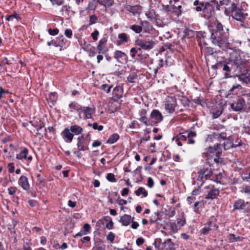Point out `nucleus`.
Returning a JSON list of instances; mask_svg holds the SVG:
<instances>
[{
	"label": "nucleus",
	"instance_id": "2eb2a0df",
	"mask_svg": "<svg viewBox=\"0 0 250 250\" xmlns=\"http://www.w3.org/2000/svg\"><path fill=\"white\" fill-rule=\"evenodd\" d=\"M124 93V88L121 86H116L112 91V99L115 102H117L122 98Z\"/></svg>",
	"mask_w": 250,
	"mask_h": 250
},
{
	"label": "nucleus",
	"instance_id": "ea45409f",
	"mask_svg": "<svg viewBox=\"0 0 250 250\" xmlns=\"http://www.w3.org/2000/svg\"><path fill=\"white\" fill-rule=\"evenodd\" d=\"M14 19H16L18 21H20L21 18L17 13H14L12 15H9L6 19L7 21H12Z\"/></svg>",
	"mask_w": 250,
	"mask_h": 250
},
{
	"label": "nucleus",
	"instance_id": "c756f323",
	"mask_svg": "<svg viewBox=\"0 0 250 250\" xmlns=\"http://www.w3.org/2000/svg\"><path fill=\"white\" fill-rule=\"evenodd\" d=\"M120 138V136L118 133H113L108 139L106 141L107 144H113L118 141Z\"/></svg>",
	"mask_w": 250,
	"mask_h": 250
},
{
	"label": "nucleus",
	"instance_id": "9d476101",
	"mask_svg": "<svg viewBox=\"0 0 250 250\" xmlns=\"http://www.w3.org/2000/svg\"><path fill=\"white\" fill-rule=\"evenodd\" d=\"M230 107L233 111L243 112L247 108L246 101L243 98H239L237 100L230 104Z\"/></svg>",
	"mask_w": 250,
	"mask_h": 250
},
{
	"label": "nucleus",
	"instance_id": "49530a36",
	"mask_svg": "<svg viewBox=\"0 0 250 250\" xmlns=\"http://www.w3.org/2000/svg\"><path fill=\"white\" fill-rule=\"evenodd\" d=\"M162 218H158L155 216L154 215H152L150 217V223L151 224H154V223H158L159 221H161Z\"/></svg>",
	"mask_w": 250,
	"mask_h": 250
},
{
	"label": "nucleus",
	"instance_id": "7ed1b4c3",
	"mask_svg": "<svg viewBox=\"0 0 250 250\" xmlns=\"http://www.w3.org/2000/svg\"><path fill=\"white\" fill-rule=\"evenodd\" d=\"M222 146L221 144L215 145L213 147L209 146L206 152L202 154V157L205 158L208 162L216 164H219L222 162V159L220 158L222 153L221 147Z\"/></svg>",
	"mask_w": 250,
	"mask_h": 250
},
{
	"label": "nucleus",
	"instance_id": "4468645a",
	"mask_svg": "<svg viewBox=\"0 0 250 250\" xmlns=\"http://www.w3.org/2000/svg\"><path fill=\"white\" fill-rule=\"evenodd\" d=\"M114 58L121 64H127L128 62L127 55L121 50H116L114 52Z\"/></svg>",
	"mask_w": 250,
	"mask_h": 250
},
{
	"label": "nucleus",
	"instance_id": "0eeeda50",
	"mask_svg": "<svg viewBox=\"0 0 250 250\" xmlns=\"http://www.w3.org/2000/svg\"><path fill=\"white\" fill-rule=\"evenodd\" d=\"M204 193L206 199L213 200L219 195V190L213 185L210 184L204 188Z\"/></svg>",
	"mask_w": 250,
	"mask_h": 250
},
{
	"label": "nucleus",
	"instance_id": "69168bd1",
	"mask_svg": "<svg viewBox=\"0 0 250 250\" xmlns=\"http://www.w3.org/2000/svg\"><path fill=\"white\" fill-rule=\"evenodd\" d=\"M64 35L69 39L72 38L73 33L70 29H66L64 31Z\"/></svg>",
	"mask_w": 250,
	"mask_h": 250
},
{
	"label": "nucleus",
	"instance_id": "39448f33",
	"mask_svg": "<svg viewBox=\"0 0 250 250\" xmlns=\"http://www.w3.org/2000/svg\"><path fill=\"white\" fill-rule=\"evenodd\" d=\"M135 43L139 47V50H144L149 51L152 49L156 45V43L153 40L149 39H138L135 40Z\"/></svg>",
	"mask_w": 250,
	"mask_h": 250
},
{
	"label": "nucleus",
	"instance_id": "774afa93",
	"mask_svg": "<svg viewBox=\"0 0 250 250\" xmlns=\"http://www.w3.org/2000/svg\"><path fill=\"white\" fill-rule=\"evenodd\" d=\"M243 132L245 133L248 135L250 134V126H244L242 128Z\"/></svg>",
	"mask_w": 250,
	"mask_h": 250
},
{
	"label": "nucleus",
	"instance_id": "b1692460",
	"mask_svg": "<svg viewBox=\"0 0 250 250\" xmlns=\"http://www.w3.org/2000/svg\"><path fill=\"white\" fill-rule=\"evenodd\" d=\"M28 153L29 150L26 147L22 148L20 152L16 154V159L23 161L27 158Z\"/></svg>",
	"mask_w": 250,
	"mask_h": 250
},
{
	"label": "nucleus",
	"instance_id": "4d7b16f0",
	"mask_svg": "<svg viewBox=\"0 0 250 250\" xmlns=\"http://www.w3.org/2000/svg\"><path fill=\"white\" fill-rule=\"evenodd\" d=\"M17 188L15 187H10L8 188V194L10 195H14L16 191H17Z\"/></svg>",
	"mask_w": 250,
	"mask_h": 250
},
{
	"label": "nucleus",
	"instance_id": "3c124183",
	"mask_svg": "<svg viewBox=\"0 0 250 250\" xmlns=\"http://www.w3.org/2000/svg\"><path fill=\"white\" fill-rule=\"evenodd\" d=\"M138 48L137 49L135 47H132L130 49V56L132 59H135V57L138 53Z\"/></svg>",
	"mask_w": 250,
	"mask_h": 250
},
{
	"label": "nucleus",
	"instance_id": "338daca9",
	"mask_svg": "<svg viewBox=\"0 0 250 250\" xmlns=\"http://www.w3.org/2000/svg\"><path fill=\"white\" fill-rule=\"evenodd\" d=\"M8 171L10 173H12L15 171V166L13 163H10L8 164Z\"/></svg>",
	"mask_w": 250,
	"mask_h": 250
},
{
	"label": "nucleus",
	"instance_id": "7c9ffc66",
	"mask_svg": "<svg viewBox=\"0 0 250 250\" xmlns=\"http://www.w3.org/2000/svg\"><path fill=\"white\" fill-rule=\"evenodd\" d=\"M97 48L99 54H105L109 51L108 48L105 44H98Z\"/></svg>",
	"mask_w": 250,
	"mask_h": 250
},
{
	"label": "nucleus",
	"instance_id": "8fccbe9b",
	"mask_svg": "<svg viewBox=\"0 0 250 250\" xmlns=\"http://www.w3.org/2000/svg\"><path fill=\"white\" fill-rule=\"evenodd\" d=\"M139 120L146 125H150L149 118L148 119L146 116L140 117Z\"/></svg>",
	"mask_w": 250,
	"mask_h": 250
},
{
	"label": "nucleus",
	"instance_id": "a878e982",
	"mask_svg": "<svg viewBox=\"0 0 250 250\" xmlns=\"http://www.w3.org/2000/svg\"><path fill=\"white\" fill-rule=\"evenodd\" d=\"M72 133L74 134V136L82 135L83 132V128L78 125H73L70 126L69 128Z\"/></svg>",
	"mask_w": 250,
	"mask_h": 250
},
{
	"label": "nucleus",
	"instance_id": "412c9836",
	"mask_svg": "<svg viewBox=\"0 0 250 250\" xmlns=\"http://www.w3.org/2000/svg\"><path fill=\"white\" fill-rule=\"evenodd\" d=\"M19 184L25 190H28L30 188V185L28 182V178L24 175H21L19 180Z\"/></svg>",
	"mask_w": 250,
	"mask_h": 250
},
{
	"label": "nucleus",
	"instance_id": "c85d7f7f",
	"mask_svg": "<svg viewBox=\"0 0 250 250\" xmlns=\"http://www.w3.org/2000/svg\"><path fill=\"white\" fill-rule=\"evenodd\" d=\"M118 39L119 40L118 41V45H121L124 43L127 42L128 38L127 34L125 33H122L118 35Z\"/></svg>",
	"mask_w": 250,
	"mask_h": 250
},
{
	"label": "nucleus",
	"instance_id": "a19ab883",
	"mask_svg": "<svg viewBox=\"0 0 250 250\" xmlns=\"http://www.w3.org/2000/svg\"><path fill=\"white\" fill-rule=\"evenodd\" d=\"M173 12L177 16H179L182 13V6L179 5L178 6H174L173 8Z\"/></svg>",
	"mask_w": 250,
	"mask_h": 250
},
{
	"label": "nucleus",
	"instance_id": "37998d69",
	"mask_svg": "<svg viewBox=\"0 0 250 250\" xmlns=\"http://www.w3.org/2000/svg\"><path fill=\"white\" fill-rule=\"evenodd\" d=\"M106 178L110 182L114 183L117 181L116 178H115L114 174L112 173H107L106 176Z\"/></svg>",
	"mask_w": 250,
	"mask_h": 250
},
{
	"label": "nucleus",
	"instance_id": "4be33fe9",
	"mask_svg": "<svg viewBox=\"0 0 250 250\" xmlns=\"http://www.w3.org/2000/svg\"><path fill=\"white\" fill-rule=\"evenodd\" d=\"M134 220V217H131V215L128 214H124L120 217L119 222L121 223L123 226H128L131 222Z\"/></svg>",
	"mask_w": 250,
	"mask_h": 250
},
{
	"label": "nucleus",
	"instance_id": "f3484780",
	"mask_svg": "<svg viewBox=\"0 0 250 250\" xmlns=\"http://www.w3.org/2000/svg\"><path fill=\"white\" fill-rule=\"evenodd\" d=\"M61 135L64 141L66 143H71L74 138V134L71 133L68 128H64L61 132Z\"/></svg>",
	"mask_w": 250,
	"mask_h": 250
},
{
	"label": "nucleus",
	"instance_id": "58836bf2",
	"mask_svg": "<svg viewBox=\"0 0 250 250\" xmlns=\"http://www.w3.org/2000/svg\"><path fill=\"white\" fill-rule=\"evenodd\" d=\"M229 241L230 243H233L234 242H237L238 241H241V237L239 236L236 237V236L232 233H230L229 235Z\"/></svg>",
	"mask_w": 250,
	"mask_h": 250
},
{
	"label": "nucleus",
	"instance_id": "20e7f679",
	"mask_svg": "<svg viewBox=\"0 0 250 250\" xmlns=\"http://www.w3.org/2000/svg\"><path fill=\"white\" fill-rule=\"evenodd\" d=\"M213 174V168L211 167L210 162H207L198 172V178L194 181V185L201 187L205 181L210 179Z\"/></svg>",
	"mask_w": 250,
	"mask_h": 250
},
{
	"label": "nucleus",
	"instance_id": "864d4df0",
	"mask_svg": "<svg viewBox=\"0 0 250 250\" xmlns=\"http://www.w3.org/2000/svg\"><path fill=\"white\" fill-rule=\"evenodd\" d=\"M206 225H207L210 229V230L212 229L213 228H216V229H217L218 226L212 221H208L207 222L206 224H205Z\"/></svg>",
	"mask_w": 250,
	"mask_h": 250
},
{
	"label": "nucleus",
	"instance_id": "9b49d317",
	"mask_svg": "<svg viewBox=\"0 0 250 250\" xmlns=\"http://www.w3.org/2000/svg\"><path fill=\"white\" fill-rule=\"evenodd\" d=\"M163 120V116L159 110H152L149 116V123L150 125H156L161 123Z\"/></svg>",
	"mask_w": 250,
	"mask_h": 250
},
{
	"label": "nucleus",
	"instance_id": "473e14b6",
	"mask_svg": "<svg viewBox=\"0 0 250 250\" xmlns=\"http://www.w3.org/2000/svg\"><path fill=\"white\" fill-rule=\"evenodd\" d=\"M129 29L136 34H140L142 32L141 25L133 24L129 26Z\"/></svg>",
	"mask_w": 250,
	"mask_h": 250
},
{
	"label": "nucleus",
	"instance_id": "13d9d810",
	"mask_svg": "<svg viewBox=\"0 0 250 250\" xmlns=\"http://www.w3.org/2000/svg\"><path fill=\"white\" fill-rule=\"evenodd\" d=\"M48 33L51 36H55L58 34L59 32V30L58 28L51 29L49 28L48 29Z\"/></svg>",
	"mask_w": 250,
	"mask_h": 250
},
{
	"label": "nucleus",
	"instance_id": "680f3d73",
	"mask_svg": "<svg viewBox=\"0 0 250 250\" xmlns=\"http://www.w3.org/2000/svg\"><path fill=\"white\" fill-rule=\"evenodd\" d=\"M201 204L200 202L197 201L196 202L193 206V210L196 213H199V205Z\"/></svg>",
	"mask_w": 250,
	"mask_h": 250
},
{
	"label": "nucleus",
	"instance_id": "f257e3e1",
	"mask_svg": "<svg viewBox=\"0 0 250 250\" xmlns=\"http://www.w3.org/2000/svg\"><path fill=\"white\" fill-rule=\"evenodd\" d=\"M208 28L211 42L223 50L229 49L228 60L232 65L230 68L226 62H220L213 65L212 67L222 69L225 71L224 75L226 78L236 77L240 82L250 84V63L245 59L244 52L239 49H231L228 42L229 34L224 31L221 23L213 22Z\"/></svg>",
	"mask_w": 250,
	"mask_h": 250
},
{
	"label": "nucleus",
	"instance_id": "423d86ee",
	"mask_svg": "<svg viewBox=\"0 0 250 250\" xmlns=\"http://www.w3.org/2000/svg\"><path fill=\"white\" fill-rule=\"evenodd\" d=\"M229 12L231 13L232 17L237 21L243 22L248 16L247 13H244L241 9L237 8L234 2L231 4V6L229 8Z\"/></svg>",
	"mask_w": 250,
	"mask_h": 250
},
{
	"label": "nucleus",
	"instance_id": "c03bdc74",
	"mask_svg": "<svg viewBox=\"0 0 250 250\" xmlns=\"http://www.w3.org/2000/svg\"><path fill=\"white\" fill-rule=\"evenodd\" d=\"M241 177L242 179L247 182H250V171H248L247 173L242 172L241 173Z\"/></svg>",
	"mask_w": 250,
	"mask_h": 250
},
{
	"label": "nucleus",
	"instance_id": "e433bc0d",
	"mask_svg": "<svg viewBox=\"0 0 250 250\" xmlns=\"http://www.w3.org/2000/svg\"><path fill=\"white\" fill-rule=\"evenodd\" d=\"M186 223V220L185 218H181L177 220L176 223H174L172 224V227L178 226V228L180 229L182 227L184 226Z\"/></svg>",
	"mask_w": 250,
	"mask_h": 250
},
{
	"label": "nucleus",
	"instance_id": "bf43d9fd",
	"mask_svg": "<svg viewBox=\"0 0 250 250\" xmlns=\"http://www.w3.org/2000/svg\"><path fill=\"white\" fill-rule=\"evenodd\" d=\"M210 230H211L205 224V226L201 229V232L203 235H207Z\"/></svg>",
	"mask_w": 250,
	"mask_h": 250
},
{
	"label": "nucleus",
	"instance_id": "6e6552de",
	"mask_svg": "<svg viewBox=\"0 0 250 250\" xmlns=\"http://www.w3.org/2000/svg\"><path fill=\"white\" fill-rule=\"evenodd\" d=\"M165 108L167 112L169 113H173L177 106L175 97L173 96H167L165 101Z\"/></svg>",
	"mask_w": 250,
	"mask_h": 250
},
{
	"label": "nucleus",
	"instance_id": "72a5a7b5",
	"mask_svg": "<svg viewBox=\"0 0 250 250\" xmlns=\"http://www.w3.org/2000/svg\"><path fill=\"white\" fill-rule=\"evenodd\" d=\"M138 59L142 63H146V62L150 59L149 56L148 54H139L138 55Z\"/></svg>",
	"mask_w": 250,
	"mask_h": 250
},
{
	"label": "nucleus",
	"instance_id": "4c0bfd02",
	"mask_svg": "<svg viewBox=\"0 0 250 250\" xmlns=\"http://www.w3.org/2000/svg\"><path fill=\"white\" fill-rule=\"evenodd\" d=\"M96 8V0H89L86 9L88 10H95Z\"/></svg>",
	"mask_w": 250,
	"mask_h": 250
},
{
	"label": "nucleus",
	"instance_id": "cd10ccee",
	"mask_svg": "<svg viewBox=\"0 0 250 250\" xmlns=\"http://www.w3.org/2000/svg\"><path fill=\"white\" fill-rule=\"evenodd\" d=\"M58 99L57 93L55 92H50L49 93L48 98L47 99L49 103H50L52 105L50 106L51 107L52 105H54L56 103Z\"/></svg>",
	"mask_w": 250,
	"mask_h": 250
},
{
	"label": "nucleus",
	"instance_id": "2f4dec72",
	"mask_svg": "<svg viewBox=\"0 0 250 250\" xmlns=\"http://www.w3.org/2000/svg\"><path fill=\"white\" fill-rule=\"evenodd\" d=\"M135 194L137 196H139L142 194L143 196L145 197H146L148 195L147 191L143 187L139 188L138 189L135 191Z\"/></svg>",
	"mask_w": 250,
	"mask_h": 250
},
{
	"label": "nucleus",
	"instance_id": "052dcab7",
	"mask_svg": "<svg viewBox=\"0 0 250 250\" xmlns=\"http://www.w3.org/2000/svg\"><path fill=\"white\" fill-rule=\"evenodd\" d=\"M115 234L112 232H109L106 236L107 240L113 243L115 239Z\"/></svg>",
	"mask_w": 250,
	"mask_h": 250
},
{
	"label": "nucleus",
	"instance_id": "603ef678",
	"mask_svg": "<svg viewBox=\"0 0 250 250\" xmlns=\"http://www.w3.org/2000/svg\"><path fill=\"white\" fill-rule=\"evenodd\" d=\"M197 36L198 37L200 38V40H201L202 39H203V42L204 43V44L205 45H206L207 43L206 42H205L204 41V38L206 37V34L205 32H202V31H200L197 34ZM200 42H201L202 41H200Z\"/></svg>",
	"mask_w": 250,
	"mask_h": 250
},
{
	"label": "nucleus",
	"instance_id": "6e6d98bb",
	"mask_svg": "<svg viewBox=\"0 0 250 250\" xmlns=\"http://www.w3.org/2000/svg\"><path fill=\"white\" fill-rule=\"evenodd\" d=\"M112 86H108L106 84H104L101 86V89L105 91L107 93H109L111 91V89Z\"/></svg>",
	"mask_w": 250,
	"mask_h": 250
},
{
	"label": "nucleus",
	"instance_id": "ddd939ff",
	"mask_svg": "<svg viewBox=\"0 0 250 250\" xmlns=\"http://www.w3.org/2000/svg\"><path fill=\"white\" fill-rule=\"evenodd\" d=\"M242 90V86L238 83H235L227 92L226 97L231 99L234 98L235 96H238L241 94Z\"/></svg>",
	"mask_w": 250,
	"mask_h": 250
},
{
	"label": "nucleus",
	"instance_id": "f8f14e48",
	"mask_svg": "<svg viewBox=\"0 0 250 250\" xmlns=\"http://www.w3.org/2000/svg\"><path fill=\"white\" fill-rule=\"evenodd\" d=\"M95 111L96 110L94 107L83 106L80 112L79 113V118L84 120L92 119V114L95 112Z\"/></svg>",
	"mask_w": 250,
	"mask_h": 250
},
{
	"label": "nucleus",
	"instance_id": "0e129e2a",
	"mask_svg": "<svg viewBox=\"0 0 250 250\" xmlns=\"http://www.w3.org/2000/svg\"><path fill=\"white\" fill-rule=\"evenodd\" d=\"M241 191L250 195V186H246L243 187Z\"/></svg>",
	"mask_w": 250,
	"mask_h": 250
},
{
	"label": "nucleus",
	"instance_id": "79ce46f5",
	"mask_svg": "<svg viewBox=\"0 0 250 250\" xmlns=\"http://www.w3.org/2000/svg\"><path fill=\"white\" fill-rule=\"evenodd\" d=\"M186 133H185V131L180 132L176 136L177 138H179V140H180L181 141L186 142L187 141L188 139L187 135H186Z\"/></svg>",
	"mask_w": 250,
	"mask_h": 250
},
{
	"label": "nucleus",
	"instance_id": "393cba45",
	"mask_svg": "<svg viewBox=\"0 0 250 250\" xmlns=\"http://www.w3.org/2000/svg\"><path fill=\"white\" fill-rule=\"evenodd\" d=\"M68 106L70 108V111L71 112L76 111L79 114L83 107L81 104L76 102H71L69 104Z\"/></svg>",
	"mask_w": 250,
	"mask_h": 250
},
{
	"label": "nucleus",
	"instance_id": "a18cd8bd",
	"mask_svg": "<svg viewBox=\"0 0 250 250\" xmlns=\"http://www.w3.org/2000/svg\"><path fill=\"white\" fill-rule=\"evenodd\" d=\"M98 21V18L95 15H91L89 17V22L88 26L94 24L97 22Z\"/></svg>",
	"mask_w": 250,
	"mask_h": 250
},
{
	"label": "nucleus",
	"instance_id": "e2e57ef3",
	"mask_svg": "<svg viewBox=\"0 0 250 250\" xmlns=\"http://www.w3.org/2000/svg\"><path fill=\"white\" fill-rule=\"evenodd\" d=\"M53 5H62L64 3V0H49Z\"/></svg>",
	"mask_w": 250,
	"mask_h": 250
},
{
	"label": "nucleus",
	"instance_id": "bb28decb",
	"mask_svg": "<svg viewBox=\"0 0 250 250\" xmlns=\"http://www.w3.org/2000/svg\"><path fill=\"white\" fill-rule=\"evenodd\" d=\"M166 245H167V247L166 248V250H175V248L174 247L175 244L172 241L171 239H167L164 242L162 243V246L164 247V248L166 247Z\"/></svg>",
	"mask_w": 250,
	"mask_h": 250
},
{
	"label": "nucleus",
	"instance_id": "5fc2aeb1",
	"mask_svg": "<svg viewBox=\"0 0 250 250\" xmlns=\"http://www.w3.org/2000/svg\"><path fill=\"white\" fill-rule=\"evenodd\" d=\"M32 243L29 241L24 242L23 245V250H32L31 247Z\"/></svg>",
	"mask_w": 250,
	"mask_h": 250
},
{
	"label": "nucleus",
	"instance_id": "1a4fd4ad",
	"mask_svg": "<svg viewBox=\"0 0 250 250\" xmlns=\"http://www.w3.org/2000/svg\"><path fill=\"white\" fill-rule=\"evenodd\" d=\"M234 210H243V212H249L250 211V202H245L243 199H239L234 202Z\"/></svg>",
	"mask_w": 250,
	"mask_h": 250
},
{
	"label": "nucleus",
	"instance_id": "5701e85b",
	"mask_svg": "<svg viewBox=\"0 0 250 250\" xmlns=\"http://www.w3.org/2000/svg\"><path fill=\"white\" fill-rule=\"evenodd\" d=\"M140 23L143 32L150 33L151 31L152 27L148 21L141 20Z\"/></svg>",
	"mask_w": 250,
	"mask_h": 250
},
{
	"label": "nucleus",
	"instance_id": "c9c22d12",
	"mask_svg": "<svg viewBox=\"0 0 250 250\" xmlns=\"http://www.w3.org/2000/svg\"><path fill=\"white\" fill-rule=\"evenodd\" d=\"M87 125L92 127L94 130H97L98 131H102L104 126L102 125H99L97 122H94L93 124L89 123Z\"/></svg>",
	"mask_w": 250,
	"mask_h": 250
},
{
	"label": "nucleus",
	"instance_id": "a211bd4d",
	"mask_svg": "<svg viewBox=\"0 0 250 250\" xmlns=\"http://www.w3.org/2000/svg\"><path fill=\"white\" fill-rule=\"evenodd\" d=\"M67 40L63 35H60L54 40V45L56 47H60V50L62 51L64 49L63 47L65 45Z\"/></svg>",
	"mask_w": 250,
	"mask_h": 250
},
{
	"label": "nucleus",
	"instance_id": "dca6fc26",
	"mask_svg": "<svg viewBox=\"0 0 250 250\" xmlns=\"http://www.w3.org/2000/svg\"><path fill=\"white\" fill-rule=\"evenodd\" d=\"M77 146L79 151L88 150L89 147L84 141L83 135H81L77 138Z\"/></svg>",
	"mask_w": 250,
	"mask_h": 250
},
{
	"label": "nucleus",
	"instance_id": "f03ea898",
	"mask_svg": "<svg viewBox=\"0 0 250 250\" xmlns=\"http://www.w3.org/2000/svg\"><path fill=\"white\" fill-rule=\"evenodd\" d=\"M229 0H222L220 1V4H218L216 0H211L209 1L195 0L193 2V5L196 6L195 8L197 12H200L199 15L201 17L205 19H209L215 13V10H219L220 9V5L229 4Z\"/></svg>",
	"mask_w": 250,
	"mask_h": 250
},
{
	"label": "nucleus",
	"instance_id": "de8ad7c7",
	"mask_svg": "<svg viewBox=\"0 0 250 250\" xmlns=\"http://www.w3.org/2000/svg\"><path fill=\"white\" fill-rule=\"evenodd\" d=\"M83 231L86 234H89L91 232V227L90 225L87 223L84 224L82 228Z\"/></svg>",
	"mask_w": 250,
	"mask_h": 250
},
{
	"label": "nucleus",
	"instance_id": "09e8293b",
	"mask_svg": "<svg viewBox=\"0 0 250 250\" xmlns=\"http://www.w3.org/2000/svg\"><path fill=\"white\" fill-rule=\"evenodd\" d=\"M99 3L105 7L112 5V0H101Z\"/></svg>",
	"mask_w": 250,
	"mask_h": 250
},
{
	"label": "nucleus",
	"instance_id": "f704fd0d",
	"mask_svg": "<svg viewBox=\"0 0 250 250\" xmlns=\"http://www.w3.org/2000/svg\"><path fill=\"white\" fill-rule=\"evenodd\" d=\"M162 243H161V238H156L154 240V246L157 250H161L164 248V247L162 246Z\"/></svg>",
	"mask_w": 250,
	"mask_h": 250
},
{
	"label": "nucleus",
	"instance_id": "aec40b11",
	"mask_svg": "<svg viewBox=\"0 0 250 250\" xmlns=\"http://www.w3.org/2000/svg\"><path fill=\"white\" fill-rule=\"evenodd\" d=\"M241 146L240 141L238 144H233L231 137H228L225 139L223 143V147L225 150H228L232 147H236Z\"/></svg>",
	"mask_w": 250,
	"mask_h": 250
},
{
	"label": "nucleus",
	"instance_id": "6ab92c4d",
	"mask_svg": "<svg viewBox=\"0 0 250 250\" xmlns=\"http://www.w3.org/2000/svg\"><path fill=\"white\" fill-rule=\"evenodd\" d=\"M125 9L129 12L132 13L134 16L140 14L142 11V7L139 5L132 6L129 4H126L125 6Z\"/></svg>",
	"mask_w": 250,
	"mask_h": 250
}]
</instances>
